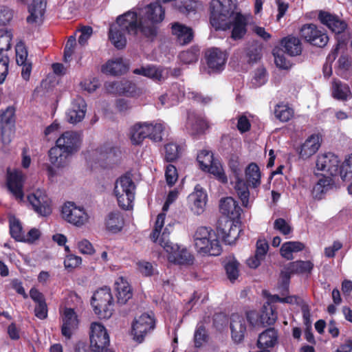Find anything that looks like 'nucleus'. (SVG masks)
Returning <instances> with one entry per match:
<instances>
[{
	"label": "nucleus",
	"instance_id": "obj_1",
	"mask_svg": "<svg viewBox=\"0 0 352 352\" xmlns=\"http://www.w3.org/2000/svg\"><path fill=\"white\" fill-rule=\"evenodd\" d=\"M82 143V135L80 132H63L56 140L55 146L48 152L50 162L58 168L64 166L67 159L80 149Z\"/></svg>",
	"mask_w": 352,
	"mask_h": 352
},
{
	"label": "nucleus",
	"instance_id": "obj_2",
	"mask_svg": "<svg viewBox=\"0 0 352 352\" xmlns=\"http://www.w3.org/2000/svg\"><path fill=\"white\" fill-rule=\"evenodd\" d=\"M139 21L135 12L128 11L119 16L116 23L110 25L109 39L116 48L122 50L126 47V34L138 35Z\"/></svg>",
	"mask_w": 352,
	"mask_h": 352
},
{
	"label": "nucleus",
	"instance_id": "obj_3",
	"mask_svg": "<svg viewBox=\"0 0 352 352\" xmlns=\"http://www.w3.org/2000/svg\"><path fill=\"white\" fill-rule=\"evenodd\" d=\"M316 168L329 173L331 177L340 175L343 181L352 177V153L340 165L338 157L333 153L318 156Z\"/></svg>",
	"mask_w": 352,
	"mask_h": 352
},
{
	"label": "nucleus",
	"instance_id": "obj_4",
	"mask_svg": "<svg viewBox=\"0 0 352 352\" xmlns=\"http://www.w3.org/2000/svg\"><path fill=\"white\" fill-rule=\"evenodd\" d=\"M163 131L160 123L139 122L131 126L129 138L133 145H140L146 138L157 142L162 140Z\"/></svg>",
	"mask_w": 352,
	"mask_h": 352
},
{
	"label": "nucleus",
	"instance_id": "obj_5",
	"mask_svg": "<svg viewBox=\"0 0 352 352\" xmlns=\"http://www.w3.org/2000/svg\"><path fill=\"white\" fill-rule=\"evenodd\" d=\"M195 245L197 252L203 255L219 256L222 248L216 234L206 227H199L195 232Z\"/></svg>",
	"mask_w": 352,
	"mask_h": 352
},
{
	"label": "nucleus",
	"instance_id": "obj_6",
	"mask_svg": "<svg viewBox=\"0 0 352 352\" xmlns=\"http://www.w3.org/2000/svg\"><path fill=\"white\" fill-rule=\"evenodd\" d=\"M166 228L162 232L159 239V244L168 254V261L179 265H189L193 263L194 256L184 247L174 244L170 241L166 233Z\"/></svg>",
	"mask_w": 352,
	"mask_h": 352
},
{
	"label": "nucleus",
	"instance_id": "obj_7",
	"mask_svg": "<svg viewBox=\"0 0 352 352\" xmlns=\"http://www.w3.org/2000/svg\"><path fill=\"white\" fill-rule=\"evenodd\" d=\"M135 188V183L127 175H122L116 181L113 192L122 209L130 210L133 208Z\"/></svg>",
	"mask_w": 352,
	"mask_h": 352
},
{
	"label": "nucleus",
	"instance_id": "obj_8",
	"mask_svg": "<svg viewBox=\"0 0 352 352\" xmlns=\"http://www.w3.org/2000/svg\"><path fill=\"white\" fill-rule=\"evenodd\" d=\"M91 305L100 319H109L113 312V298L110 288L104 287L96 290L91 297Z\"/></svg>",
	"mask_w": 352,
	"mask_h": 352
},
{
	"label": "nucleus",
	"instance_id": "obj_9",
	"mask_svg": "<svg viewBox=\"0 0 352 352\" xmlns=\"http://www.w3.org/2000/svg\"><path fill=\"white\" fill-rule=\"evenodd\" d=\"M218 6L210 12V21L216 30H226L228 19L234 14L236 3L233 0H217Z\"/></svg>",
	"mask_w": 352,
	"mask_h": 352
},
{
	"label": "nucleus",
	"instance_id": "obj_10",
	"mask_svg": "<svg viewBox=\"0 0 352 352\" xmlns=\"http://www.w3.org/2000/svg\"><path fill=\"white\" fill-rule=\"evenodd\" d=\"M300 36L310 45L319 48L324 47L329 41L327 31L314 23L302 25L300 29Z\"/></svg>",
	"mask_w": 352,
	"mask_h": 352
},
{
	"label": "nucleus",
	"instance_id": "obj_11",
	"mask_svg": "<svg viewBox=\"0 0 352 352\" xmlns=\"http://www.w3.org/2000/svg\"><path fill=\"white\" fill-rule=\"evenodd\" d=\"M110 345L109 333L100 322H92L89 331V345L93 352H102Z\"/></svg>",
	"mask_w": 352,
	"mask_h": 352
},
{
	"label": "nucleus",
	"instance_id": "obj_12",
	"mask_svg": "<svg viewBox=\"0 0 352 352\" xmlns=\"http://www.w3.org/2000/svg\"><path fill=\"white\" fill-rule=\"evenodd\" d=\"M63 219L77 227H81L89 219V216L82 207L77 206L74 202L68 201L62 207Z\"/></svg>",
	"mask_w": 352,
	"mask_h": 352
},
{
	"label": "nucleus",
	"instance_id": "obj_13",
	"mask_svg": "<svg viewBox=\"0 0 352 352\" xmlns=\"http://www.w3.org/2000/svg\"><path fill=\"white\" fill-rule=\"evenodd\" d=\"M25 181V175L22 170L15 168L11 170L8 167L6 170V186L8 190L13 196L19 200L24 197L23 186Z\"/></svg>",
	"mask_w": 352,
	"mask_h": 352
},
{
	"label": "nucleus",
	"instance_id": "obj_14",
	"mask_svg": "<svg viewBox=\"0 0 352 352\" xmlns=\"http://www.w3.org/2000/svg\"><path fill=\"white\" fill-rule=\"evenodd\" d=\"M155 327V321L154 318L148 314H142L132 323L131 335L133 336V340L138 343H142L146 333L153 330Z\"/></svg>",
	"mask_w": 352,
	"mask_h": 352
},
{
	"label": "nucleus",
	"instance_id": "obj_15",
	"mask_svg": "<svg viewBox=\"0 0 352 352\" xmlns=\"http://www.w3.org/2000/svg\"><path fill=\"white\" fill-rule=\"evenodd\" d=\"M205 59L209 73L218 74L224 69L228 56L220 49L212 47L206 51Z\"/></svg>",
	"mask_w": 352,
	"mask_h": 352
},
{
	"label": "nucleus",
	"instance_id": "obj_16",
	"mask_svg": "<svg viewBox=\"0 0 352 352\" xmlns=\"http://www.w3.org/2000/svg\"><path fill=\"white\" fill-rule=\"evenodd\" d=\"M28 200L34 210L41 216L47 217L52 212V201L50 197L42 190H37L28 196Z\"/></svg>",
	"mask_w": 352,
	"mask_h": 352
},
{
	"label": "nucleus",
	"instance_id": "obj_17",
	"mask_svg": "<svg viewBox=\"0 0 352 352\" xmlns=\"http://www.w3.org/2000/svg\"><path fill=\"white\" fill-rule=\"evenodd\" d=\"M209 127L208 122L204 117L194 111L187 112L185 128L191 136L197 137L204 135Z\"/></svg>",
	"mask_w": 352,
	"mask_h": 352
},
{
	"label": "nucleus",
	"instance_id": "obj_18",
	"mask_svg": "<svg viewBox=\"0 0 352 352\" xmlns=\"http://www.w3.org/2000/svg\"><path fill=\"white\" fill-rule=\"evenodd\" d=\"M107 89L109 92L129 98H137L142 94V91L135 83L128 80L111 82Z\"/></svg>",
	"mask_w": 352,
	"mask_h": 352
},
{
	"label": "nucleus",
	"instance_id": "obj_19",
	"mask_svg": "<svg viewBox=\"0 0 352 352\" xmlns=\"http://www.w3.org/2000/svg\"><path fill=\"white\" fill-rule=\"evenodd\" d=\"M318 20L336 34L343 33L347 28V23L336 14L328 11L320 10Z\"/></svg>",
	"mask_w": 352,
	"mask_h": 352
},
{
	"label": "nucleus",
	"instance_id": "obj_20",
	"mask_svg": "<svg viewBox=\"0 0 352 352\" xmlns=\"http://www.w3.org/2000/svg\"><path fill=\"white\" fill-rule=\"evenodd\" d=\"M242 230L239 226L234 224L232 220H226L218 223L217 227V239L221 238L226 244L232 245L239 238Z\"/></svg>",
	"mask_w": 352,
	"mask_h": 352
},
{
	"label": "nucleus",
	"instance_id": "obj_21",
	"mask_svg": "<svg viewBox=\"0 0 352 352\" xmlns=\"http://www.w3.org/2000/svg\"><path fill=\"white\" fill-rule=\"evenodd\" d=\"M16 61L18 65L22 67L21 76L25 80H28L31 74L32 64L28 60V50L25 43L19 42L15 47Z\"/></svg>",
	"mask_w": 352,
	"mask_h": 352
},
{
	"label": "nucleus",
	"instance_id": "obj_22",
	"mask_svg": "<svg viewBox=\"0 0 352 352\" xmlns=\"http://www.w3.org/2000/svg\"><path fill=\"white\" fill-rule=\"evenodd\" d=\"M208 199L206 190L199 184H197L195 190L188 197L190 203V209L194 214L199 215L204 212Z\"/></svg>",
	"mask_w": 352,
	"mask_h": 352
},
{
	"label": "nucleus",
	"instance_id": "obj_23",
	"mask_svg": "<svg viewBox=\"0 0 352 352\" xmlns=\"http://www.w3.org/2000/svg\"><path fill=\"white\" fill-rule=\"evenodd\" d=\"M61 333L67 340L71 339L73 332L78 328V316L74 309L65 308L62 316Z\"/></svg>",
	"mask_w": 352,
	"mask_h": 352
},
{
	"label": "nucleus",
	"instance_id": "obj_24",
	"mask_svg": "<svg viewBox=\"0 0 352 352\" xmlns=\"http://www.w3.org/2000/svg\"><path fill=\"white\" fill-rule=\"evenodd\" d=\"M219 210L223 215L226 216L229 220L232 221L239 220L243 212L238 202L231 197H227L221 199Z\"/></svg>",
	"mask_w": 352,
	"mask_h": 352
},
{
	"label": "nucleus",
	"instance_id": "obj_25",
	"mask_svg": "<svg viewBox=\"0 0 352 352\" xmlns=\"http://www.w3.org/2000/svg\"><path fill=\"white\" fill-rule=\"evenodd\" d=\"M87 111V103L80 96L74 99L72 107L69 109L67 117V120L71 124H76L85 118Z\"/></svg>",
	"mask_w": 352,
	"mask_h": 352
},
{
	"label": "nucleus",
	"instance_id": "obj_26",
	"mask_svg": "<svg viewBox=\"0 0 352 352\" xmlns=\"http://www.w3.org/2000/svg\"><path fill=\"white\" fill-rule=\"evenodd\" d=\"M230 329L232 338L236 343L241 342L246 332L245 320L243 316L237 314H232L230 318Z\"/></svg>",
	"mask_w": 352,
	"mask_h": 352
},
{
	"label": "nucleus",
	"instance_id": "obj_27",
	"mask_svg": "<svg viewBox=\"0 0 352 352\" xmlns=\"http://www.w3.org/2000/svg\"><path fill=\"white\" fill-rule=\"evenodd\" d=\"M228 25L226 30L232 28L231 38L235 41L243 38L247 32L248 22L241 12H237L232 21H228Z\"/></svg>",
	"mask_w": 352,
	"mask_h": 352
},
{
	"label": "nucleus",
	"instance_id": "obj_28",
	"mask_svg": "<svg viewBox=\"0 0 352 352\" xmlns=\"http://www.w3.org/2000/svg\"><path fill=\"white\" fill-rule=\"evenodd\" d=\"M320 146L318 135H311L300 146L296 148L299 157L303 160L314 155Z\"/></svg>",
	"mask_w": 352,
	"mask_h": 352
},
{
	"label": "nucleus",
	"instance_id": "obj_29",
	"mask_svg": "<svg viewBox=\"0 0 352 352\" xmlns=\"http://www.w3.org/2000/svg\"><path fill=\"white\" fill-rule=\"evenodd\" d=\"M280 52L286 53L290 56L300 55L302 52V43L300 40L294 36L289 35L283 38L280 41Z\"/></svg>",
	"mask_w": 352,
	"mask_h": 352
},
{
	"label": "nucleus",
	"instance_id": "obj_30",
	"mask_svg": "<svg viewBox=\"0 0 352 352\" xmlns=\"http://www.w3.org/2000/svg\"><path fill=\"white\" fill-rule=\"evenodd\" d=\"M30 296L36 304L34 308L35 316L41 320L45 319L47 317L48 310L45 298L43 293L32 287L30 291Z\"/></svg>",
	"mask_w": 352,
	"mask_h": 352
},
{
	"label": "nucleus",
	"instance_id": "obj_31",
	"mask_svg": "<svg viewBox=\"0 0 352 352\" xmlns=\"http://www.w3.org/2000/svg\"><path fill=\"white\" fill-rule=\"evenodd\" d=\"M115 289L118 304H126L133 296L132 289L129 283L122 276L118 277L116 280Z\"/></svg>",
	"mask_w": 352,
	"mask_h": 352
},
{
	"label": "nucleus",
	"instance_id": "obj_32",
	"mask_svg": "<svg viewBox=\"0 0 352 352\" xmlns=\"http://www.w3.org/2000/svg\"><path fill=\"white\" fill-rule=\"evenodd\" d=\"M165 16V10L158 2L151 3L144 8V15L141 17L152 23H161Z\"/></svg>",
	"mask_w": 352,
	"mask_h": 352
},
{
	"label": "nucleus",
	"instance_id": "obj_33",
	"mask_svg": "<svg viewBox=\"0 0 352 352\" xmlns=\"http://www.w3.org/2000/svg\"><path fill=\"white\" fill-rule=\"evenodd\" d=\"M163 72L162 67L151 64L141 66L133 70L134 74L148 78L155 82H160L163 80Z\"/></svg>",
	"mask_w": 352,
	"mask_h": 352
},
{
	"label": "nucleus",
	"instance_id": "obj_34",
	"mask_svg": "<svg viewBox=\"0 0 352 352\" xmlns=\"http://www.w3.org/2000/svg\"><path fill=\"white\" fill-rule=\"evenodd\" d=\"M172 33L176 36L177 41L182 45L188 44L194 37L192 29L179 23L172 25Z\"/></svg>",
	"mask_w": 352,
	"mask_h": 352
},
{
	"label": "nucleus",
	"instance_id": "obj_35",
	"mask_svg": "<svg viewBox=\"0 0 352 352\" xmlns=\"http://www.w3.org/2000/svg\"><path fill=\"white\" fill-rule=\"evenodd\" d=\"M278 331L274 327H270L259 334L257 346L259 349L274 347L278 342Z\"/></svg>",
	"mask_w": 352,
	"mask_h": 352
},
{
	"label": "nucleus",
	"instance_id": "obj_36",
	"mask_svg": "<svg viewBox=\"0 0 352 352\" xmlns=\"http://www.w3.org/2000/svg\"><path fill=\"white\" fill-rule=\"evenodd\" d=\"M335 186V181L331 177L323 176L313 188L312 194L315 199H321L324 195Z\"/></svg>",
	"mask_w": 352,
	"mask_h": 352
},
{
	"label": "nucleus",
	"instance_id": "obj_37",
	"mask_svg": "<svg viewBox=\"0 0 352 352\" xmlns=\"http://www.w3.org/2000/svg\"><path fill=\"white\" fill-rule=\"evenodd\" d=\"M245 175L246 182L250 187L255 188L260 186L261 173L256 163L252 162L246 167Z\"/></svg>",
	"mask_w": 352,
	"mask_h": 352
},
{
	"label": "nucleus",
	"instance_id": "obj_38",
	"mask_svg": "<svg viewBox=\"0 0 352 352\" xmlns=\"http://www.w3.org/2000/svg\"><path fill=\"white\" fill-rule=\"evenodd\" d=\"M46 8V0H33L28 7L30 15L27 17V22L33 23L39 16H43Z\"/></svg>",
	"mask_w": 352,
	"mask_h": 352
},
{
	"label": "nucleus",
	"instance_id": "obj_39",
	"mask_svg": "<svg viewBox=\"0 0 352 352\" xmlns=\"http://www.w3.org/2000/svg\"><path fill=\"white\" fill-rule=\"evenodd\" d=\"M157 23H152L144 19H140L138 23V32L144 37L153 41L157 34Z\"/></svg>",
	"mask_w": 352,
	"mask_h": 352
},
{
	"label": "nucleus",
	"instance_id": "obj_40",
	"mask_svg": "<svg viewBox=\"0 0 352 352\" xmlns=\"http://www.w3.org/2000/svg\"><path fill=\"white\" fill-rule=\"evenodd\" d=\"M102 71L104 73L112 76H120L126 71V67L124 64L122 58H117L114 60L107 61V63L102 66Z\"/></svg>",
	"mask_w": 352,
	"mask_h": 352
},
{
	"label": "nucleus",
	"instance_id": "obj_41",
	"mask_svg": "<svg viewBox=\"0 0 352 352\" xmlns=\"http://www.w3.org/2000/svg\"><path fill=\"white\" fill-rule=\"evenodd\" d=\"M305 245L300 241H287L284 243L280 250V255L287 260L293 259V252H298L303 250Z\"/></svg>",
	"mask_w": 352,
	"mask_h": 352
},
{
	"label": "nucleus",
	"instance_id": "obj_42",
	"mask_svg": "<svg viewBox=\"0 0 352 352\" xmlns=\"http://www.w3.org/2000/svg\"><path fill=\"white\" fill-rule=\"evenodd\" d=\"M124 219L119 212H110L106 219L107 229L113 233H117L122 229Z\"/></svg>",
	"mask_w": 352,
	"mask_h": 352
},
{
	"label": "nucleus",
	"instance_id": "obj_43",
	"mask_svg": "<svg viewBox=\"0 0 352 352\" xmlns=\"http://www.w3.org/2000/svg\"><path fill=\"white\" fill-rule=\"evenodd\" d=\"M277 312L276 309L271 305H263L261 313L259 316L261 323L263 326H270L275 323L277 320Z\"/></svg>",
	"mask_w": 352,
	"mask_h": 352
},
{
	"label": "nucleus",
	"instance_id": "obj_44",
	"mask_svg": "<svg viewBox=\"0 0 352 352\" xmlns=\"http://www.w3.org/2000/svg\"><path fill=\"white\" fill-rule=\"evenodd\" d=\"M314 263L310 261H296L288 263V269L294 274H311Z\"/></svg>",
	"mask_w": 352,
	"mask_h": 352
},
{
	"label": "nucleus",
	"instance_id": "obj_45",
	"mask_svg": "<svg viewBox=\"0 0 352 352\" xmlns=\"http://www.w3.org/2000/svg\"><path fill=\"white\" fill-rule=\"evenodd\" d=\"M338 74L343 78L348 79L352 76V64L348 56L341 55L337 62Z\"/></svg>",
	"mask_w": 352,
	"mask_h": 352
},
{
	"label": "nucleus",
	"instance_id": "obj_46",
	"mask_svg": "<svg viewBox=\"0 0 352 352\" xmlns=\"http://www.w3.org/2000/svg\"><path fill=\"white\" fill-rule=\"evenodd\" d=\"M262 57V47L257 43H252L245 49V58L247 63L254 65L261 60Z\"/></svg>",
	"mask_w": 352,
	"mask_h": 352
},
{
	"label": "nucleus",
	"instance_id": "obj_47",
	"mask_svg": "<svg viewBox=\"0 0 352 352\" xmlns=\"http://www.w3.org/2000/svg\"><path fill=\"white\" fill-rule=\"evenodd\" d=\"M249 186H250L246 181L240 178L237 179L234 186L239 197L242 201V204L244 207H247L249 203Z\"/></svg>",
	"mask_w": 352,
	"mask_h": 352
},
{
	"label": "nucleus",
	"instance_id": "obj_48",
	"mask_svg": "<svg viewBox=\"0 0 352 352\" xmlns=\"http://www.w3.org/2000/svg\"><path fill=\"white\" fill-rule=\"evenodd\" d=\"M203 170L213 175L215 178L223 184H226L228 182V178L223 171L222 166L217 160H214L207 166V168H206V169H204Z\"/></svg>",
	"mask_w": 352,
	"mask_h": 352
},
{
	"label": "nucleus",
	"instance_id": "obj_49",
	"mask_svg": "<svg viewBox=\"0 0 352 352\" xmlns=\"http://www.w3.org/2000/svg\"><path fill=\"white\" fill-rule=\"evenodd\" d=\"M332 94L334 98L344 101L351 96V92L348 85L338 81L333 83Z\"/></svg>",
	"mask_w": 352,
	"mask_h": 352
},
{
	"label": "nucleus",
	"instance_id": "obj_50",
	"mask_svg": "<svg viewBox=\"0 0 352 352\" xmlns=\"http://www.w3.org/2000/svg\"><path fill=\"white\" fill-rule=\"evenodd\" d=\"M199 2L195 0H181L175 4L176 9L186 16L195 14Z\"/></svg>",
	"mask_w": 352,
	"mask_h": 352
},
{
	"label": "nucleus",
	"instance_id": "obj_51",
	"mask_svg": "<svg viewBox=\"0 0 352 352\" xmlns=\"http://www.w3.org/2000/svg\"><path fill=\"white\" fill-rule=\"evenodd\" d=\"M15 109L13 107H8L0 115L1 118V132L2 135L5 133L6 127L8 125H13L15 122Z\"/></svg>",
	"mask_w": 352,
	"mask_h": 352
},
{
	"label": "nucleus",
	"instance_id": "obj_52",
	"mask_svg": "<svg viewBox=\"0 0 352 352\" xmlns=\"http://www.w3.org/2000/svg\"><path fill=\"white\" fill-rule=\"evenodd\" d=\"M184 96V91L181 89L180 86L177 84L173 85L166 94L162 96L160 100L162 104H165V100L172 98V100L175 104L179 102V98Z\"/></svg>",
	"mask_w": 352,
	"mask_h": 352
},
{
	"label": "nucleus",
	"instance_id": "obj_53",
	"mask_svg": "<svg viewBox=\"0 0 352 352\" xmlns=\"http://www.w3.org/2000/svg\"><path fill=\"white\" fill-rule=\"evenodd\" d=\"M199 50L197 47H191L190 49L179 53V58L184 64L195 63L198 60Z\"/></svg>",
	"mask_w": 352,
	"mask_h": 352
},
{
	"label": "nucleus",
	"instance_id": "obj_54",
	"mask_svg": "<svg viewBox=\"0 0 352 352\" xmlns=\"http://www.w3.org/2000/svg\"><path fill=\"white\" fill-rule=\"evenodd\" d=\"M10 234L16 241L21 242L25 240L22 226L16 218L10 219Z\"/></svg>",
	"mask_w": 352,
	"mask_h": 352
},
{
	"label": "nucleus",
	"instance_id": "obj_55",
	"mask_svg": "<svg viewBox=\"0 0 352 352\" xmlns=\"http://www.w3.org/2000/svg\"><path fill=\"white\" fill-rule=\"evenodd\" d=\"M225 270L226 272V274L228 276V278L231 281L234 282L236 280L239 275V263L235 258H232L230 259L226 264H225Z\"/></svg>",
	"mask_w": 352,
	"mask_h": 352
},
{
	"label": "nucleus",
	"instance_id": "obj_56",
	"mask_svg": "<svg viewBox=\"0 0 352 352\" xmlns=\"http://www.w3.org/2000/svg\"><path fill=\"white\" fill-rule=\"evenodd\" d=\"M274 114L278 120L285 122L293 117L294 111L286 105L277 104L275 107Z\"/></svg>",
	"mask_w": 352,
	"mask_h": 352
},
{
	"label": "nucleus",
	"instance_id": "obj_57",
	"mask_svg": "<svg viewBox=\"0 0 352 352\" xmlns=\"http://www.w3.org/2000/svg\"><path fill=\"white\" fill-rule=\"evenodd\" d=\"M165 160L172 162L177 160L180 155L181 148L175 143H168L164 146Z\"/></svg>",
	"mask_w": 352,
	"mask_h": 352
},
{
	"label": "nucleus",
	"instance_id": "obj_58",
	"mask_svg": "<svg viewBox=\"0 0 352 352\" xmlns=\"http://www.w3.org/2000/svg\"><path fill=\"white\" fill-rule=\"evenodd\" d=\"M272 54L274 56V61L276 66L280 69H287L290 68L291 63L284 56V52L276 47L272 50Z\"/></svg>",
	"mask_w": 352,
	"mask_h": 352
},
{
	"label": "nucleus",
	"instance_id": "obj_59",
	"mask_svg": "<svg viewBox=\"0 0 352 352\" xmlns=\"http://www.w3.org/2000/svg\"><path fill=\"white\" fill-rule=\"evenodd\" d=\"M197 160L200 165L201 170L206 169L207 166L211 164L214 160L213 153L207 150H202L199 152L197 157Z\"/></svg>",
	"mask_w": 352,
	"mask_h": 352
},
{
	"label": "nucleus",
	"instance_id": "obj_60",
	"mask_svg": "<svg viewBox=\"0 0 352 352\" xmlns=\"http://www.w3.org/2000/svg\"><path fill=\"white\" fill-rule=\"evenodd\" d=\"M267 82V71L264 67H258L256 69L254 76L252 80V86L254 88L259 87Z\"/></svg>",
	"mask_w": 352,
	"mask_h": 352
},
{
	"label": "nucleus",
	"instance_id": "obj_61",
	"mask_svg": "<svg viewBox=\"0 0 352 352\" xmlns=\"http://www.w3.org/2000/svg\"><path fill=\"white\" fill-rule=\"evenodd\" d=\"M166 181L169 186H173L178 179V173L176 167L173 164H168L165 170Z\"/></svg>",
	"mask_w": 352,
	"mask_h": 352
},
{
	"label": "nucleus",
	"instance_id": "obj_62",
	"mask_svg": "<svg viewBox=\"0 0 352 352\" xmlns=\"http://www.w3.org/2000/svg\"><path fill=\"white\" fill-rule=\"evenodd\" d=\"M208 339V335L206 328L204 325L198 327L195 332L194 340L196 346H200L203 343L206 342Z\"/></svg>",
	"mask_w": 352,
	"mask_h": 352
},
{
	"label": "nucleus",
	"instance_id": "obj_63",
	"mask_svg": "<svg viewBox=\"0 0 352 352\" xmlns=\"http://www.w3.org/2000/svg\"><path fill=\"white\" fill-rule=\"evenodd\" d=\"M274 228L284 235H287L292 231V227L283 218H278L275 220Z\"/></svg>",
	"mask_w": 352,
	"mask_h": 352
},
{
	"label": "nucleus",
	"instance_id": "obj_64",
	"mask_svg": "<svg viewBox=\"0 0 352 352\" xmlns=\"http://www.w3.org/2000/svg\"><path fill=\"white\" fill-rule=\"evenodd\" d=\"M76 45V38L73 36L69 37L64 48V61L68 62L71 60L74 53V47Z\"/></svg>",
	"mask_w": 352,
	"mask_h": 352
}]
</instances>
